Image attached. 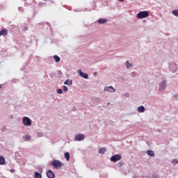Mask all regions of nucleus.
I'll return each mask as SVG.
<instances>
[{
	"label": "nucleus",
	"instance_id": "f257e3e1",
	"mask_svg": "<svg viewBox=\"0 0 178 178\" xmlns=\"http://www.w3.org/2000/svg\"><path fill=\"white\" fill-rule=\"evenodd\" d=\"M149 16V13L148 11H140L136 15L138 19H145Z\"/></svg>",
	"mask_w": 178,
	"mask_h": 178
},
{
	"label": "nucleus",
	"instance_id": "f03ea898",
	"mask_svg": "<svg viewBox=\"0 0 178 178\" xmlns=\"http://www.w3.org/2000/svg\"><path fill=\"white\" fill-rule=\"evenodd\" d=\"M22 123L24 126H26V127H30L31 126V119L30 118L24 116L22 118Z\"/></svg>",
	"mask_w": 178,
	"mask_h": 178
},
{
	"label": "nucleus",
	"instance_id": "7ed1b4c3",
	"mask_svg": "<svg viewBox=\"0 0 178 178\" xmlns=\"http://www.w3.org/2000/svg\"><path fill=\"white\" fill-rule=\"evenodd\" d=\"M167 86H168V81H166V79L161 81L159 83V91H163V90H165V88H166Z\"/></svg>",
	"mask_w": 178,
	"mask_h": 178
},
{
	"label": "nucleus",
	"instance_id": "20e7f679",
	"mask_svg": "<svg viewBox=\"0 0 178 178\" xmlns=\"http://www.w3.org/2000/svg\"><path fill=\"white\" fill-rule=\"evenodd\" d=\"M169 70L172 73H176V72H177V70H178L177 64H176V63H173V62L170 63L169 65Z\"/></svg>",
	"mask_w": 178,
	"mask_h": 178
},
{
	"label": "nucleus",
	"instance_id": "39448f33",
	"mask_svg": "<svg viewBox=\"0 0 178 178\" xmlns=\"http://www.w3.org/2000/svg\"><path fill=\"white\" fill-rule=\"evenodd\" d=\"M51 165L55 167L56 169H58V168H62L63 163L58 160H54L51 162Z\"/></svg>",
	"mask_w": 178,
	"mask_h": 178
},
{
	"label": "nucleus",
	"instance_id": "423d86ee",
	"mask_svg": "<svg viewBox=\"0 0 178 178\" xmlns=\"http://www.w3.org/2000/svg\"><path fill=\"white\" fill-rule=\"evenodd\" d=\"M120 159H122V155L115 154L111 157L110 161H111V162H118V161H120Z\"/></svg>",
	"mask_w": 178,
	"mask_h": 178
},
{
	"label": "nucleus",
	"instance_id": "0eeeda50",
	"mask_svg": "<svg viewBox=\"0 0 178 178\" xmlns=\"http://www.w3.org/2000/svg\"><path fill=\"white\" fill-rule=\"evenodd\" d=\"M104 91L106 92H116V90L113 88V86H106L104 87Z\"/></svg>",
	"mask_w": 178,
	"mask_h": 178
},
{
	"label": "nucleus",
	"instance_id": "6e6552de",
	"mask_svg": "<svg viewBox=\"0 0 178 178\" xmlns=\"http://www.w3.org/2000/svg\"><path fill=\"white\" fill-rule=\"evenodd\" d=\"M86 136H84L83 134H79L75 136L74 140L75 141H83V140H84Z\"/></svg>",
	"mask_w": 178,
	"mask_h": 178
},
{
	"label": "nucleus",
	"instance_id": "1a4fd4ad",
	"mask_svg": "<svg viewBox=\"0 0 178 178\" xmlns=\"http://www.w3.org/2000/svg\"><path fill=\"white\" fill-rule=\"evenodd\" d=\"M78 73H79V76H81V77H83V79H88V74H85L84 72L81 71V70H78Z\"/></svg>",
	"mask_w": 178,
	"mask_h": 178
},
{
	"label": "nucleus",
	"instance_id": "9d476101",
	"mask_svg": "<svg viewBox=\"0 0 178 178\" xmlns=\"http://www.w3.org/2000/svg\"><path fill=\"white\" fill-rule=\"evenodd\" d=\"M47 176L48 178H54L55 174L52 172V170H49L47 172Z\"/></svg>",
	"mask_w": 178,
	"mask_h": 178
},
{
	"label": "nucleus",
	"instance_id": "9b49d317",
	"mask_svg": "<svg viewBox=\"0 0 178 178\" xmlns=\"http://www.w3.org/2000/svg\"><path fill=\"white\" fill-rule=\"evenodd\" d=\"M137 111H138V112H139L140 113H144V112H145V107H144V106H138V107L137 108Z\"/></svg>",
	"mask_w": 178,
	"mask_h": 178
},
{
	"label": "nucleus",
	"instance_id": "f8f14e48",
	"mask_svg": "<svg viewBox=\"0 0 178 178\" xmlns=\"http://www.w3.org/2000/svg\"><path fill=\"white\" fill-rule=\"evenodd\" d=\"M98 23L99 24H105V23H106V22H108V20L105 18H100L98 19Z\"/></svg>",
	"mask_w": 178,
	"mask_h": 178
},
{
	"label": "nucleus",
	"instance_id": "ddd939ff",
	"mask_svg": "<svg viewBox=\"0 0 178 178\" xmlns=\"http://www.w3.org/2000/svg\"><path fill=\"white\" fill-rule=\"evenodd\" d=\"M1 35H8V30L2 29L1 31H0V37Z\"/></svg>",
	"mask_w": 178,
	"mask_h": 178
},
{
	"label": "nucleus",
	"instance_id": "4468645a",
	"mask_svg": "<svg viewBox=\"0 0 178 178\" xmlns=\"http://www.w3.org/2000/svg\"><path fill=\"white\" fill-rule=\"evenodd\" d=\"M64 84H65V86H72V84H73V81L72 80L67 79L64 82Z\"/></svg>",
	"mask_w": 178,
	"mask_h": 178
},
{
	"label": "nucleus",
	"instance_id": "2eb2a0df",
	"mask_svg": "<svg viewBox=\"0 0 178 178\" xmlns=\"http://www.w3.org/2000/svg\"><path fill=\"white\" fill-rule=\"evenodd\" d=\"M23 138L25 141H30V140H31V137L29 134L24 136Z\"/></svg>",
	"mask_w": 178,
	"mask_h": 178
},
{
	"label": "nucleus",
	"instance_id": "dca6fc26",
	"mask_svg": "<svg viewBox=\"0 0 178 178\" xmlns=\"http://www.w3.org/2000/svg\"><path fill=\"white\" fill-rule=\"evenodd\" d=\"M147 155H149V156H155V154L154 153V151L147 150Z\"/></svg>",
	"mask_w": 178,
	"mask_h": 178
},
{
	"label": "nucleus",
	"instance_id": "f3484780",
	"mask_svg": "<svg viewBox=\"0 0 178 178\" xmlns=\"http://www.w3.org/2000/svg\"><path fill=\"white\" fill-rule=\"evenodd\" d=\"M126 67H127V69H130V67H133V64L130 63V62H129V60H127L126 62Z\"/></svg>",
	"mask_w": 178,
	"mask_h": 178
},
{
	"label": "nucleus",
	"instance_id": "a211bd4d",
	"mask_svg": "<svg viewBox=\"0 0 178 178\" xmlns=\"http://www.w3.org/2000/svg\"><path fill=\"white\" fill-rule=\"evenodd\" d=\"M64 156L66 159V161L70 160V154H69V152L65 153Z\"/></svg>",
	"mask_w": 178,
	"mask_h": 178
},
{
	"label": "nucleus",
	"instance_id": "6ab92c4d",
	"mask_svg": "<svg viewBox=\"0 0 178 178\" xmlns=\"http://www.w3.org/2000/svg\"><path fill=\"white\" fill-rule=\"evenodd\" d=\"M106 152V149L105 147H102V148H100L99 150V154H105V152Z\"/></svg>",
	"mask_w": 178,
	"mask_h": 178
},
{
	"label": "nucleus",
	"instance_id": "aec40b11",
	"mask_svg": "<svg viewBox=\"0 0 178 178\" xmlns=\"http://www.w3.org/2000/svg\"><path fill=\"white\" fill-rule=\"evenodd\" d=\"M34 177L35 178H41L42 177L41 173H40L38 172H35Z\"/></svg>",
	"mask_w": 178,
	"mask_h": 178
},
{
	"label": "nucleus",
	"instance_id": "412c9836",
	"mask_svg": "<svg viewBox=\"0 0 178 178\" xmlns=\"http://www.w3.org/2000/svg\"><path fill=\"white\" fill-rule=\"evenodd\" d=\"M54 60L58 63V62H60V58L56 55L54 56Z\"/></svg>",
	"mask_w": 178,
	"mask_h": 178
},
{
	"label": "nucleus",
	"instance_id": "4be33fe9",
	"mask_svg": "<svg viewBox=\"0 0 178 178\" xmlns=\"http://www.w3.org/2000/svg\"><path fill=\"white\" fill-rule=\"evenodd\" d=\"M0 165H5V158L0 156Z\"/></svg>",
	"mask_w": 178,
	"mask_h": 178
},
{
	"label": "nucleus",
	"instance_id": "5701e85b",
	"mask_svg": "<svg viewBox=\"0 0 178 178\" xmlns=\"http://www.w3.org/2000/svg\"><path fill=\"white\" fill-rule=\"evenodd\" d=\"M172 13V15H174V16H176L177 17H178V10H173Z\"/></svg>",
	"mask_w": 178,
	"mask_h": 178
},
{
	"label": "nucleus",
	"instance_id": "b1692460",
	"mask_svg": "<svg viewBox=\"0 0 178 178\" xmlns=\"http://www.w3.org/2000/svg\"><path fill=\"white\" fill-rule=\"evenodd\" d=\"M63 91H65V92H67V91H69V88L65 86H63Z\"/></svg>",
	"mask_w": 178,
	"mask_h": 178
},
{
	"label": "nucleus",
	"instance_id": "393cba45",
	"mask_svg": "<svg viewBox=\"0 0 178 178\" xmlns=\"http://www.w3.org/2000/svg\"><path fill=\"white\" fill-rule=\"evenodd\" d=\"M42 136H44V134H42V132H38L37 133V136L38 137H42Z\"/></svg>",
	"mask_w": 178,
	"mask_h": 178
},
{
	"label": "nucleus",
	"instance_id": "a878e982",
	"mask_svg": "<svg viewBox=\"0 0 178 178\" xmlns=\"http://www.w3.org/2000/svg\"><path fill=\"white\" fill-rule=\"evenodd\" d=\"M63 90H62V89L57 90V94H63Z\"/></svg>",
	"mask_w": 178,
	"mask_h": 178
},
{
	"label": "nucleus",
	"instance_id": "bb28decb",
	"mask_svg": "<svg viewBox=\"0 0 178 178\" xmlns=\"http://www.w3.org/2000/svg\"><path fill=\"white\" fill-rule=\"evenodd\" d=\"M172 163L177 164V163H178L177 159H174V160H172Z\"/></svg>",
	"mask_w": 178,
	"mask_h": 178
},
{
	"label": "nucleus",
	"instance_id": "cd10ccee",
	"mask_svg": "<svg viewBox=\"0 0 178 178\" xmlns=\"http://www.w3.org/2000/svg\"><path fill=\"white\" fill-rule=\"evenodd\" d=\"M58 76H62V71L58 70Z\"/></svg>",
	"mask_w": 178,
	"mask_h": 178
},
{
	"label": "nucleus",
	"instance_id": "c85d7f7f",
	"mask_svg": "<svg viewBox=\"0 0 178 178\" xmlns=\"http://www.w3.org/2000/svg\"><path fill=\"white\" fill-rule=\"evenodd\" d=\"M18 10H19V12H22V10H23V8L19 7V8H18Z\"/></svg>",
	"mask_w": 178,
	"mask_h": 178
},
{
	"label": "nucleus",
	"instance_id": "c756f323",
	"mask_svg": "<svg viewBox=\"0 0 178 178\" xmlns=\"http://www.w3.org/2000/svg\"><path fill=\"white\" fill-rule=\"evenodd\" d=\"M174 97H175V98H177L178 95H174Z\"/></svg>",
	"mask_w": 178,
	"mask_h": 178
},
{
	"label": "nucleus",
	"instance_id": "7c9ffc66",
	"mask_svg": "<svg viewBox=\"0 0 178 178\" xmlns=\"http://www.w3.org/2000/svg\"><path fill=\"white\" fill-rule=\"evenodd\" d=\"M10 172H12V173L15 172V170H11Z\"/></svg>",
	"mask_w": 178,
	"mask_h": 178
},
{
	"label": "nucleus",
	"instance_id": "2f4dec72",
	"mask_svg": "<svg viewBox=\"0 0 178 178\" xmlns=\"http://www.w3.org/2000/svg\"><path fill=\"white\" fill-rule=\"evenodd\" d=\"M27 31V28L25 27L24 28V31Z\"/></svg>",
	"mask_w": 178,
	"mask_h": 178
},
{
	"label": "nucleus",
	"instance_id": "473e14b6",
	"mask_svg": "<svg viewBox=\"0 0 178 178\" xmlns=\"http://www.w3.org/2000/svg\"><path fill=\"white\" fill-rule=\"evenodd\" d=\"M120 1V2H123V1H124V0H119Z\"/></svg>",
	"mask_w": 178,
	"mask_h": 178
},
{
	"label": "nucleus",
	"instance_id": "72a5a7b5",
	"mask_svg": "<svg viewBox=\"0 0 178 178\" xmlns=\"http://www.w3.org/2000/svg\"><path fill=\"white\" fill-rule=\"evenodd\" d=\"M1 85H0V88H1Z\"/></svg>",
	"mask_w": 178,
	"mask_h": 178
}]
</instances>
